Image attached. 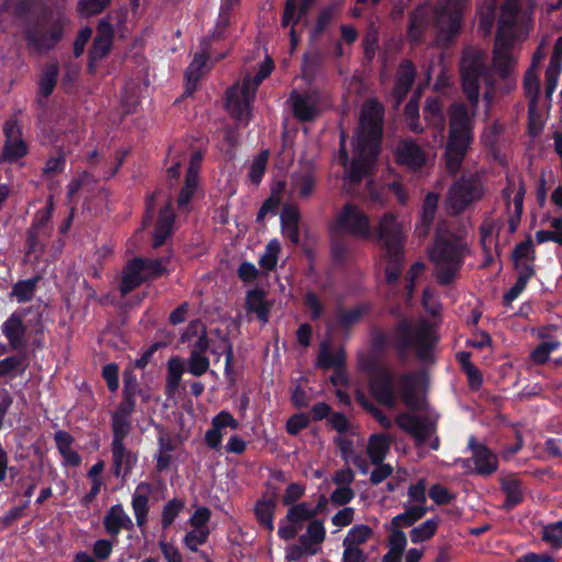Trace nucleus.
<instances>
[{
    "label": "nucleus",
    "mask_w": 562,
    "mask_h": 562,
    "mask_svg": "<svg viewBox=\"0 0 562 562\" xmlns=\"http://www.w3.org/2000/svg\"><path fill=\"white\" fill-rule=\"evenodd\" d=\"M486 54L476 47H467L460 64L462 91L469 102H453L448 109L449 134L446 146V168L456 175L464 160L473 140L475 116L480 101V81L485 83L483 93L486 108L494 100V76L486 67Z\"/></svg>",
    "instance_id": "obj_1"
},
{
    "label": "nucleus",
    "mask_w": 562,
    "mask_h": 562,
    "mask_svg": "<svg viewBox=\"0 0 562 562\" xmlns=\"http://www.w3.org/2000/svg\"><path fill=\"white\" fill-rule=\"evenodd\" d=\"M383 127V108L373 100H368L361 110L359 128L355 136V157L348 176L345 178V187L353 192L363 179H367L379 155V144Z\"/></svg>",
    "instance_id": "obj_2"
},
{
    "label": "nucleus",
    "mask_w": 562,
    "mask_h": 562,
    "mask_svg": "<svg viewBox=\"0 0 562 562\" xmlns=\"http://www.w3.org/2000/svg\"><path fill=\"white\" fill-rule=\"evenodd\" d=\"M465 244L445 225L438 227L429 259L440 284H449L459 272L465 254Z\"/></svg>",
    "instance_id": "obj_3"
},
{
    "label": "nucleus",
    "mask_w": 562,
    "mask_h": 562,
    "mask_svg": "<svg viewBox=\"0 0 562 562\" xmlns=\"http://www.w3.org/2000/svg\"><path fill=\"white\" fill-rule=\"evenodd\" d=\"M376 240L382 248V257L385 261V278L389 283H395L404 263V232L403 224L394 214L385 213L374 229Z\"/></svg>",
    "instance_id": "obj_4"
},
{
    "label": "nucleus",
    "mask_w": 562,
    "mask_h": 562,
    "mask_svg": "<svg viewBox=\"0 0 562 562\" xmlns=\"http://www.w3.org/2000/svg\"><path fill=\"white\" fill-rule=\"evenodd\" d=\"M272 71V60L268 58L254 78H245L241 86L235 85L226 92V109L241 124L250 120V103L255 98L257 87Z\"/></svg>",
    "instance_id": "obj_5"
},
{
    "label": "nucleus",
    "mask_w": 562,
    "mask_h": 562,
    "mask_svg": "<svg viewBox=\"0 0 562 562\" xmlns=\"http://www.w3.org/2000/svg\"><path fill=\"white\" fill-rule=\"evenodd\" d=\"M360 368L368 374L371 395L386 408H394L397 396L391 370L374 358H360Z\"/></svg>",
    "instance_id": "obj_6"
},
{
    "label": "nucleus",
    "mask_w": 562,
    "mask_h": 562,
    "mask_svg": "<svg viewBox=\"0 0 562 562\" xmlns=\"http://www.w3.org/2000/svg\"><path fill=\"white\" fill-rule=\"evenodd\" d=\"M395 336L403 349H415L420 359H427L437 340L432 325L425 321H401L396 326Z\"/></svg>",
    "instance_id": "obj_7"
},
{
    "label": "nucleus",
    "mask_w": 562,
    "mask_h": 562,
    "mask_svg": "<svg viewBox=\"0 0 562 562\" xmlns=\"http://www.w3.org/2000/svg\"><path fill=\"white\" fill-rule=\"evenodd\" d=\"M467 0H440L435 9L437 41L449 43L459 32Z\"/></svg>",
    "instance_id": "obj_8"
},
{
    "label": "nucleus",
    "mask_w": 562,
    "mask_h": 562,
    "mask_svg": "<svg viewBox=\"0 0 562 562\" xmlns=\"http://www.w3.org/2000/svg\"><path fill=\"white\" fill-rule=\"evenodd\" d=\"M395 423L402 430L414 438L417 447H423L428 443L432 450H438L439 438L436 436L437 425L436 420L432 418L401 413L395 417Z\"/></svg>",
    "instance_id": "obj_9"
},
{
    "label": "nucleus",
    "mask_w": 562,
    "mask_h": 562,
    "mask_svg": "<svg viewBox=\"0 0 562 562\" xmlns=\"http://www.w3.org/2000/svg\"><path fill=\"white\" fill-rule=\"evenodd\" d=\"M482 195L483 187L479 179L462 178L450 188L446 200V209L450 214L457 215L472 202L481 199Z\"/></svg>",
    "instance_id": "obj_10"
},
{
    "label": "nucleus",
    "mask_w": 562,
    "mask_h": 562,
    "mask_svg": "<svg viewBox=\"0 0 562 562\" xmlns=\"http://www.w3.org/2000/svg\"><path fill=\"white\" fill-rule=\"evenodd\" d=\"M66 23L67 19L59 16L49 25L33 26L26 35L29 46L37 53L50 50L61 40Z\"/></svg>",
    "instance_id": "obj_11"
},
{
    "label": "nucleus",
    "mask_w": 562,
    "mask_h": 562,
    "mask_svg": "<svg viewBox=\"0 0 562 562\" xmlns=\"http://www.w3.org/2000/svg\"><path fill=\"white\" fill-rule=\"evenodd\" d=\"M339 229L360 238H368L371 235L368 216L359 207L347 204L337 216Z\"/></svg>",
    "instance_id": "obj_12"
},
{
    "label": "nucleus",
    "mask_w": 562,
    "mask_h": 562,
    "mask_svg": "<svg viewBox=\"0 0 562 562\" xmlns=\"http://www.w3.org/2000/svg\"><path fill=\"white\" fill-rule=\"evenodd\" d=\"M53 213L52 199L48 200L47 205L36 213L35 221L27 233L29 251L35 252L42 248L44 240L50 234V217Z\"/></svg>",
    "instance_id": "obj_13"
},
{
    "label": "nucleus",
    "mask_w": 562,
    "mask_h": 562,
    "mask_svg": "<svg viewBox=\"0 0 562 562\" xmlns=\"http://www.w3.org/2000/svg\"><path fill=\"white\" fill-rule=\"evenodd\" d=\"M316 181L314 168L310 164L302 165L290 176L289 192L302 200L310 199L315 192Z\"/></svg>",
    "instance_id": "obj_14"
},
{
    "label": "nucleus",
    "mask_w": 562,
    "mask_h": 562,
    "mask_svg": "<svg viewBox=\"0 0 562 562\" xmlns=\"http://www.w3.org/2000/svg\"><path fill=\"white\" fill-rule=\"evenodd\" d=\"M423 375L417 372H408L400 378V396L404 404L413 411L424 407L425 401L420 393Z\"/></svg>",
    "instance_id": "obj_15"
},
{
    "label": "nucleus",
    "mask_w": 562,
    "mask_h": 562,
    "mask_svg": "<svg viewBox=\"0 0 562 562\" xmlns=\"http://www.w3.org/2000/svg\"><path fill=\"white\" fill-rule=\"evenodd\" d=\"M519 15V1L506 0L501 7L496 37L515 41L517 37V23Z\"/></svg>",
    "instance_id": "obj_16"
},
{
    "label": "nucleus",
    "mask_w": 562,
    "mask_h": 562,
    "mask_svg": "<svg viewBox=\"0 0 562 562\" xmlns=\"http://www.w3.org/2000/svg\"><path fill=\"white\" fill-rule=\"evenodd\" d=\"M26 325L23 323L22 313H13L2 324L1 330L10 347L15 351H24L27 347Z\"/></svg>",
    "instance_id": "obj_17"
},
{
    "label": "nucleus",
    "mask_w": 562,
    "mask_h": 562,
    "mask_svg": "<svg viewBox=\"0 0 562 562\" xmlns=\"http://www.w3.org/2000/svg\"><path fill=\"white\" fill-rule=\"evenodd\" d=\"M7 140L0 160L14 161L26 154V146L22 140L20 126L14 121H9L3 127Z\"/></svg>",
    "instance_id": "obj_18"
},
{
    "label": "nucleus",
    "mask_w": 562,
    "mask_h": 562,
    "mask_svg": "<svg viewBox=\"0 0 562 562\" xmlns=\"http://www.w3.org/2000/svg\"><path fill=\"white\" fill-rule=\"evenodd\" d=\"M397 161L411 170H419L426 162L425 153L413 139H402L396 146Z\"/></svg>",
    "instance_id": "obj_19"
},
{
    "label": "nucleus",
    "mask_w": 562,
    "mask_h": 562,
    "mask_svg": "<svg viewBox=\"0 0 562 562\" xmlns=\"http://www.w3.org/2000/svg\"><path fill=\"white\" fill-rule=\"evenodd\" d=\"M326 504V498L324 496L319 497V501L316 505L310 502H301L294 504L289 507L285 520L288 522L295 524L300 529H302L303 524L311 520L316 519L315 517L322 512L323 507Z\"/></svg>",
    "instance_id": "obj_20"
},
{
    "label": "nucleus",
    "mask_w": 562,
    "mask_h": 562,
    "mask_svg": "<svg viewBox=\"0 0 562 562\" xmlns=\"http://www.w3.org/2000/svg\"><path fill=\"white\" fill-rule=\"evenodd\" d=\"M514 41L495 37L493 65L503 79H509L510 71L515 64L512 54Z\"/></svg>",
    "instance_id": "obj_21"
},
{
    "label": "nucleus",
    "mask_w": 562,
    "mask_h": 562,
    "mask_svg": "<svg viewBox=\"0 0 562 562\" xmlns=\"http://www.w3.org/2000/svg\"><path fill=\"white\" fill-rule=\"evenodd\" d=\"M113 474L125 477L133 469L137 457L125 447L124 440H112Z\"/></svg>",
    "instance_id": "obj_22"
},
{
    "label": "nucleus",
    "mask_w": 562,
    "mask_h": 562,
    "mask_svg": "<svg viewBox=\"0 0 562 562\" xmlns=\"http://www.w3.org/2000/svg\"><path fill=\"white\" fill-rule=\"evenodd\" d=\"M313 0H286L285 2L281 25L283 27L292 25L290 36L293 48L297 44L294 25L299 23L301 18L307 12Z\"/></svg>",
    "instance_id": "obj_23"
},
{
    "label": "nucleus",
    "mask_w": 562,
    "mask_h": 562,
    "mask_svg": "<svg viewBox=\"0 0 562 562\" xmlns=\"http://www.w3.org/2000/svg\"><path fill=\"white\" fill-rule=\"evenodd\" d=\"M514 183H509L508 187H506L503 190V195L507 200V211H508V228L510 233H515L518 224L521 218L522 214V203H524V196H525V187L522 182H519L518 189L516 190L513 202H509L510 195L514 192Z\"/></svg>",
    "instance_id": "obj_24"
},
{
    "label": "nucleus",
    "mask_w": 562,
    "mask_h": 562,
    "mask_svg": "<svg viewBox=\"0 0 562 562\" xmlns=\"http://www.w3.org/2000/svg\"><path fill=\"white\" fill-rule=\"evenodd\" d=\"M475 470L479 474L490 475L497 469L496 457L482 443H477L473 437L469 439Z\"/></svg>",
    "instance_id": "obj_25"
},
{
    "label": "nucleus",
    "mask_w": 562,
    "mask_h": 562,
    "mask_svg": "<svg viewBox=\"0 0 562 562\" xmlns=\"http://www.w3.org/2000/svg\"><path fill=\"white\" fill-rule=\"evenodd\" d=\"M103 525L108 533L116 537L122 529L132 530L134 524L121 504L112 506L103 518Z\"/></svg>",
    "instance_id": "obj_26"
},
{
    "label": "nucleus",
    "mask_w": 562,
    "mask_h": 562,
    "mask_svg": "<svg viewBox=\"0 0 562 562\" xmlns=\"http://www.w3.org/2000/svg\"><path fill=\"white\" fill-rule=\"evenodd\" d=\"M144 259L134 258L128 261L125 267L124 276L120 284V291L122 295H126L134 289H136L142 282L146 281L144 270Z\"/></svg>",
    "instance_id": "obj_27"
},
{
    "label": "nucleus",
    "mask_w": 562,
    "mask_h": 562,
    "mask_svg": "<svg viewBox=\"0 0 562 562\" xmlns=\"http://www.w3.org/2000/svg\"><path fill=\"white\" fill-rule=\"evenodd\" d=\"M113 38V29L110 22L101 21L98 25L97 35L89 50L91 60L102 59L110 50Z\"/></svg>",
    "instance_id": "obj_28"
},
{
    "label": "nucleus",
    "mask_w": 562,
    "mask_h": 562,
    "mask_svg": "<svg viewBox=\"0 0 562 562\" xmlns=\"http://www.w3.org/2000/svg\"><path fill=\"white\" fill-rule=\"evenodd\" d=\"M150 493V484L142 482L140 484L137 485L133 494L132 507L136 518V524L139 528L144 527L147 521L148 499Z\"/></svg>",
    "instance_id": "obj_29"
},
{
    "label": "nucleus",
    "mask_w": 562,
    "mask_h": 562,
    "mask_svg": "<svg viewBox=\"0 0 562 562\" xmlns=\"http://www.w3.org/2000/svg\"><path fill=\"white\" fill-rule=\"evenodd\" d=\"M281 226L283 235L289 238L293 244H299V207L293 204H285L281 213Z\"/></svg>",
    "instance_id": "obj_30"
},
{
    "label": "nucleus",
    "mask_w": 562,
    "mask_h": 562,
    "mask_svg": "<svg viewBox=\"0 0 562 562\" xmlns=\"http://www.w3.org/2000/svg\"><path fill=\"white\" fill-rule=\"evenodd\" d=\"M294 115L301 121L313 120L317 113V99L314 94H300L293 92L291 95Z\"/></svg>",
    "instance_id": "obj_31"
},
{
    "label": "nucleus",
    "mask_w": 562,
    "mask_h": 562,
    "mask_svg": "<svg viewBox=\"0 0 562 562\" xmlns=\"http://www.w3.org/2000/svg\"><path fill=\"white\" fill-rule=\"evenodd\" d=\"M277 507V495L273 492L268 495L265 494L260 499L257 501L255 506V514L258 521L268 530L274 529L273 516Z\"/></svg>",
    "instance_id": "obj_32"
},
{
    "label": "nucleus",
    "mask_w": 562,
    "mask_h": 562,
    "mask_svg": "<svg viewBox=\"0 0 562 562\" xmlns=\"http://www.w3.org/2000/svg\"><path fill=\"white\" fill-rule=\"evenodd\" d=\"M416 76V69L411 60H404L397 70L394 94L400 103L409 91Z\"/></svg>",
    "instance_id": "obj_33"
},
{
    "label": "nucleus",
    "mask_w": 562,
    "mask_h": 562,
    "mask_svg": "<svg viewBox=\"0 0 562 562\" xmlns=\"http://www.w3.org/2000/svg\"><path fill=\"white\" fill-rule=\"evenodd\" d=\"M326 538V529L323 520L314 519L311 520L304 533L299 537L300 542H304L306 546H310L312 550L318 554L322 551V544Z\"/></svg>",
    "instance_id": "obj_34"
},
{
    "label": "nucleus",
    "mask_w": 562,
    "mask_h": 562,
    "mask_svg": "<svg viewBox=\"0 0 562 562\" xmlns=\"http://www.w3.org/2000/svg\"><path fill=\"white\" fill-rule=\"evenodd\" d=\"M405 510L396 515L392 519V526L396 528L413 526L416 521L422 519L428 512L427 506L422 504H404Z\"/></svg>",
    "instance_id": "obj_35"
},
{
    "label": "nucleus",
    "mask_w": 562,
    "mask_h": 562,
    "mask_svg": "<svg viewBox=\"0 0 562 562\" xmlns=\"http://www.w3.org/2000/svg\"><path fill=\"white\" fill-rule=\"evenodd\" d=\"M207 57L196 54L186 71V94H191L198 87V82L204 74Z\"/></svg>",
    "instance_id": "obj_36"
},
{
    "label": "nucleus",
    "mask_w": 562,
    "mask_h": 562,
    "mask_svg": "<svg viewBox=\"0 0 562 562\" xmlns=\"http://www.w3.org/2000/svg\"><path fill=\"white\" fill-rule=\"evenodd\" d=\"M246 308L248 312L256 313L260 322H268L270 306L266 301V293L262 290H252L248 292Z\"/></svg>",
    "instance_id": "obj_37"
},
{
    "label": "nucleus",
    "mask_w": 562,
    "mask_h": 562,
    "mask_svg": "<svg viewBox=\"0 0 562 562\" xmlns=\"http://www.w3.org/2000/svg\"><path fill=\"white\" fill-rule=\"evenodd\" d=\"M501 484L502 490L506 494L504 507L510 509L518 505L522 499L519 480L514 474L503 475Z\"/></svg>",
    "instance_id": "obj_38"
},
{
    "label": "nucleus",
    "mask_w": 562,
    "mask_h": 562,
    "mask_svg": "<svg viewBox=\"0 0 562 562\" xmlns=\"http://www.w3.org/2000/svg\"><path fill=\"white\" fill-rule=\"evenodd\" d=\"M424 115L425 119L429 122V124L437 127L438 133L436 137L439 138V142H442L445 117L442 113L441 102L437 99H428L424 109Z\"/></svg>",
    "instance_id": "obj_39"
},
{
    "label": "nucleus",
    "mask_w": 562,
    "mask_h": 562,
    "mask_svg": "<svg viewBox=\"0 0 562 562\" xmlns=\"http://www.w3.org/2000/svg\"><path fill=\"white\" fill-rule=\"evenodd\" d=\"M391 438L385 435H373L371 436L368 447L367 453L371 459L373 464H378L383 462L386 457V453L390 450Z\"/></svg>",
    "instance_id": "obj_40"
},
{
    "label": "nucleus",
    "mask_w": 562,
    "mask_h": 562,
    "mask_svg": "<svg viewBox=\"0 0 562 562\" xmlns=\"http://www.w3.org/2000/svg\"><path fill=\"white\" fill-rule=\"evenodd\" d=\"M59 68L57 64H48L45 66L38 82V93L43 98L52 94L56 87Z\"/></svg>",
    "instance_id": "obj_41"
},
{
    "label": "nucleus",
    "mask_w": 562,
    "mask_h": 562,
    "mask_svg": "<svg viewBox=\"0 0 562 562\" xmlns=\"http://www.w3.org/2000/svg\"><path fill=\"white\" fill-rule=\"evenodd\" d=\"M183 371L184 363L181 358L173 357L169 359L166 383L168 394H173L178 390Z\"/></svg>",
    "instance_id": "obj_42"
},
{
    "label": "nucleus",
    "mask_w": 562,
    "mask_h": 562,
    "mask_svg": "<svg viewBox=\"0 0 562 562\" xmlns=\"http://www.w3.org/2000/svg\"><path fill=\"white\" fill-rule=\"evenodd\" d=\"M367 311L368 307L366 305H357L351 308L338 307L336 316L340 326L350 327L357 324L367 313Z\"/></svg>",
    "instance_id": "obj_43"
},
{
    "label": "nucleus",
    "mask_w": 562,
    "mask_h": 562,
    "mask_svg": "<svg viewBox=\"0 0 562 562\" xmlns=\"http://www.w3.org/2000/svg\"><path fill=\"white\" fill-rule=\"evenodd\" d=\"M439 526L438 518H430L413 528L409 532V538L413 543L424 542L430 539Z\"/></svg>",
    "instance_id": "obj_44"
},
{
    "label": "nucleus",
    "mask_w": 562,
    "mask_h": 562,
    "mask_svg": "<svg viewBox=\"0 0 562 562\" xmlns=\"http://www.w3.org/2000/svg\"><path fill=\"white\" fill-rule=\"evenodd\" d=\"M496 0H485L480 10L479 31L484 35H490L494 24Z\"/></svg>",
    "instance_id": "obj_45"
},
{
    "label": "nucleus",
    "mask_w": 562,
    "mask_h": 562,
    "mask_svg": "<svg viewBox=\"0 0 562 562\" xmlns=\"http://www.w3.org/2000/svg\"><path fill=\"white\" fill-rule=\"evenodd\" d=\"M372 529L363 524L353 526L342 540V546L360 548L371 537Z\"/></svg>",
    "instance_id": "obj_46"
},
{
    "label": "nucleus",
    "mask_w": 562,
    "mask_h": 562,
    "mask_svg": "<svg viewBox=\"0 0 562 562\" xmlns=\"http://www.w3.org/2000/svg\"><path fill=\"white\" fill-rule=\"evenodd\" d=\"M38 278H31L18 282L12 289V295L16 297L19 303L29 302L32 300Z\"/></svg>",
    "instance_id": "obj_47"
},
{
    "label": "nucleus",
    "mask_w": 562,
    "mask_h": 562,
    "mask_svg": "<svg viewBox=\"0 0 562 562\" xmlns=\"http://www.w3.org/2000/svg\"><path fill=\"white\" fill-rule=\"evenodd\" d=\"M131 417L114 412L112 414V440H124L131 432Z\"/></svg>",
    "instance_id": "obj_48"
},
{
    "label": "nucleus",
    "mask_w": 562,
    "mask_h": 562,
    "mask_svg": "<svg viewBox=\"0 0 562 562\" xmlns=\"http://www.w3.org/2000/svg\"><path fill=\"white\" fill-rule=\"evenodd\" d=\"M336 442L340 449L341 456L346 461H352L357 467L360 468L363 474L368 473L367 464H362V460L353 451V443L351 440L345 437H338Z\"/></svg>",
    "instance_id": "obj_49"
},
{
    "label": "nucleus",
    "mask_w": 562,
    "mask_h": 562,
    "mask_svg": "<svg viewBox=\"0 0 562 562\" xmlns=\"http://www.w3.org/2000/svg\"><path fill=\"white\" fill-rule=\"evenodd\" d=\"M429 10L427 8H418L411 18L409 36L413 41H420L422 30L427 23Z\"/></svg>",
    "instance_id": "obj_50"
},
{
    "label": "nucleus",
    "mask_w": 562,
    "mask_h": 562,
    "mask_svg": "<svg viewBox=\"0 0 562 562\" xmlns=\"http://www.w3.org/2000/svg\"><path fill=\"white\" fill-rule=\"evenodd\" d=\"M357 402L368 412L370 413L379 423L380 425L385 428L390 429L393 426L392 420L386 417L380 408H378L372 402H370L367 396L363 393H358Z\"/></svg>",
    "instance_id": "obj_51"
},
{
    "label": "nucleus",
    "mask_w": 562,
    "mask_h": 562,
    "mask_svg": "<svg viewBox=\"0 0 562 562\" xmlns=\"http://www.w3.org/2000/svg\"><path fill=\"white\" fill-rule=\"evenodd\" d=\"M344 363V355L338 352L334 353L330 348L323 344L321 346V351L317 358V364L321 368L328 369V368H339Z\"/></svg>",
    "instance_id": "obj_52"
},
{
    "label": "nucleus",
    "mask_w": 562,
    "mask_h": 562,
    "mask_svg": "<svg viewBox=\"0 0 562 562\" xmlns=\"http://www.w3.org/2000/svg\"><path fill=\"white\" fill-rule=\"evenodd\" d=\"M269 158V150H262L252 160L249 169V179L254 184H258L266 171Z\"/></svg>",
    "instance_id": "obj_53"
},
{
    "label": "nucleus",
    "mask_w": 562,
    "mask_h": 562,
    "mask_svg": "<svg viewBox=\"0 0 562 562\" xmlns=\"http://www.w3.org/2000/svg\"><path fill=\"white\" fill-rule=\"evenodd\" d=\"M560 347L558 340H549L538 345L530 353V359L536 364H543L549 360L550 353Z\"/></svg>",
    "instance_id": "obj_54"
},
{
    "label": "nucleus",
    "mask_w": 562,
    "mask_h": 562,
    "mask_svg": "<svg viewBox=\"0 0 562 562\" xmlns=\"http://www.w3.org/2000/svg\"><path fill=\"white\" fill-rule=\"evenodd\" d=\"M524 89L527 97L530 99V106H536L539 95V79L533 68H529L525 74Z\"/></svg>",
    "instance_id": "obj_55"
},
{
    "label": "nucleus",
    "mask_w": 562,
    "mask_h": 562,
    "mask_svg": "<svg viewBox=\"0 0 562 562\" xmlns=\"http://www.w3.org/2000/svg\"><path fill=\"white\" fill-rule=\"evenodd\" d=\"M281 246L277 239L270 240L266 246L265 254L259 259V265L266 270H272L278 261V254Z\"/></svg>",
    "instance_id": "obj_56"
},
{
    "label": "nucleus",
    "mask_w": 562,
    "mask_h": 562,
    "mask_svg": "<svg viewBox=\"0 0 562 562\" xmlns=\"http://www.w3.org/2000/svg\"><path fill=\"white\" fill-rule=\"evenodd\" d=\"M210 368V360L205 355L198 352H190L188 358V371L194 376H201L207 372Z\"/></svg>",
    "instance_id": "obj_57"
},
{
    "label": "nucleus",
    "mask_w": 562,
    "mask_h": 562,
    "mask_svg": "<svg viewBox=\"0 0 562 562\" xmlns=\"http://www.w3.org/2000/svg\"><path fill=\"white\" fill-rule=\"evenodd\" d=\"M111 0H79L78 11L82 16H92L102 12Z\"/></svg>",
    "instance_id": "obj_58"
},
{
    "label": "nucleus",
    "mask_w": 562,
    "mask_h": 562,
    "mask_svg": "<svg viewBox=\"0 0 562 562\" xmlns=\"http://www.w3.org/2000/svg\"><path fill=\"white\" fill-rule=\"evenodd\" d=\"M26 369L25 357L12 356L0 360V378L14 371L24 372Z\"/></svg>",
    "instance_id": "obj_59"
},
{
    "label": "nucleus",
    "mask_w": 562,
    "mask_h": 562,
    "mask_svg": "<svg viewBox=\"0 0 562 562\" xmlns=\"http://www.w3.org/2000/svg\"><path fill=\"white\" fill-rule=\"evenodd\" d=\"M317 554L315 550H312L310 546L304 542L297 541V543L291 544L285 549V560L288 562H295L301 560L303 557Z\"/></svg>",
    "instance_id": "obj_60"
},
{
    "label": "nucleus",
    "mask_w": 562,
    "mask_h": 562,
    "mask_svg": "<svg viewBox=\"0 0 562 562\" xmlns=\"http://www.w3.org/2000/svg\"><path fill=\"white\" fill-rule=\"evenodd\" d=\"M542 539L554 548L562 547V520L546 526L542 530Z\"/></svg>",
    "instance_id": "obj_61"
},
{
    "label": "nucleus",
    "mask_w": 562,
    "mask_h": 562,
    "mask_svg": "<svg viewBox=\"0 0 562 562\" xmlns=\"http://www.w3.org/2000/svg\"><path fill=\"white\" fill-rule=\"evenodd\" d=\"M184 503L178 499L169 501L162 509L161 525L162 528H168L173 522L180 510L183 508Z\"/></svg>",
    "instance_id": "obj_62"
},
{
    "label": "nucleus",
    "mask_w": 562,
    "mask_h": 562,
    "mask_svg": "<svg viewBox=\"0 0 562 562\" xmlns=\"http://www.w3.org/2000/svg\"><path fill=\"white\" fill-rule=\"evenodd\" d=\"M207 536V528H194L184 537V543L191 551L195 552L199 546L205 543Z\"/></svg>",
    "instance_id": "obj_63"
},
{
    "label": "nucleus",
    "mask_w": 562,
    "mask_h": 562,
    "mask_svg": "<svg viewBox=\"0 0 562 562\" xmlns=\"http://www.w3.org/2000/svg\"><path fill=\"white\" fill-rule=\"evenodd\" d=\"M561 65L549 63L546 71V97L550 99L557 88Z\"/></svg>",
    "instance_id": "obj_64"
}]
</instances>
